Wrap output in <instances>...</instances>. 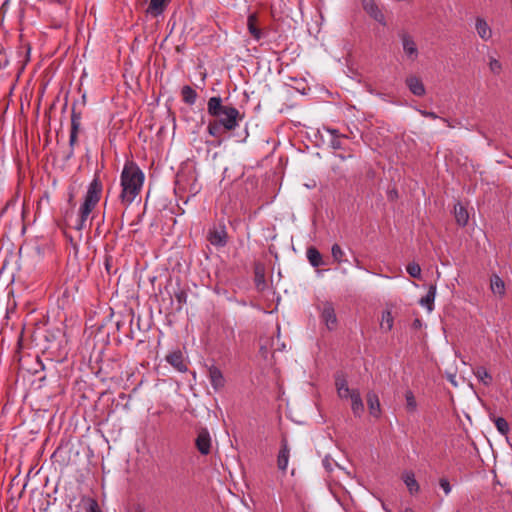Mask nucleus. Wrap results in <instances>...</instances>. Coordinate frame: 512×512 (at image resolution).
<instances>
[{
	"instance_id": "obj_23",
	"label": "nucleus",
	"mask_w": 512,
	"mask_h": 512,
	"mask_svg": "<svg viewBox=\"0 0 512 512\" xmlns=\"http://www.w3.org/2000/svg\"><path fill=\"white\" fill-rule=\"evenodd\" d=\"M490 287L494 294H498L500 297H503L505 294V283L504 281L498 276L493 275L490 280Z\"/></svg>"
},
{
	"instance_id": "obj_27",
	"label": "nucleus",
	"mask_w": 512,
	"mask_h": 512,
	"mask_svg": "<svg viewBox=\"0 0 512 512\" xmlns=\"http://www.w3.org/2000/svg\"><path fill=\"white\" fill-rule=\"evenodd\" d=\"M476 378L484 385L489 386L492 383V376L483 366H479L474 370Z\"/></svg>"
},
{
	"instance_id": "obj_10",
	"label": "nucleus",
	"mask_w": 512,
	"mask_h": 512,
	"mask_svg": "<svg viewBox=\"0 0 512 512\" xmlns=\"http://www.w3.org/2000/svg\"><path fill=\"white\" fill-rule=\"evenodd\" d=\"M403 51L411 59L415 60L418 57V48L412 36L408 33H402L400 35Z\"/></svg>"
},
{
	"instance_id": "obj_13",
	"label": "nucleus",
	"mask_w": 512,
	"mask_h": 512,
	"mask_svg": "<svg viewBox=\"0 0 512 512\" xmlns=\"http://www.w3.org/2000/svg\"><path fill=\"white\" fill-rule=\"evenodd\" d=\"M366 401L370 415L375 418H379L381 415V405L378 395L375 392L370 391L366 395Z\"/></svg>"
},
{
	"instance_id": "obj_31",
	"label": "nucleus",
	"mask_w": 512,
	"mask_h": 512,
	"mask_svg": "<svg viewBox=\"0 0 512 512\" xmlns=\"http://www.w3.org/2000/svg\"><path fill=\"white\" fill-rule=\"evenodd\" d=\"M493 421L495 423V426L500 434L507 435L509 432V424L508 422L502 418V417H494Z\"/></svg>"
},
{
	"instance_id": "obj_42",
	"label": "nucleus",
	"mask_w": 512,
	"mask_h": 512,
	"mask_svg": "<svg viewBox=\"0 0 512 512\" xmlns=\"http://www.w3.org/2000/svg\"><path fill=\"white\" fill-rule=\"evenodd\" d=\"M441 120L447 124L448 127L454 128V125L451 124V122L447 118H441Z\"/></svg>"
},
{
	"instance_id": "obj_30",
	"label": "nucleus",
	"mask_w": 512,
	"mask_h": 512,
	"mask_svg": "<svg viewBox=\"0 0 512 512\" xmlns=\"http://www.w3.org/2000/svg\"><path fill=\"white\" fill-rule=\"evenodd\" d=\"M174 297L177 301L176 311H181L183 306L187 303V292L184 289L178 288L174 292Z\"/></svg>"
},
{
	"instance_id": "obj_26",
	"label": "nucleus",
	"mask_w": 512,
	"mask_h": 512,
	"mask_svg": "<svg viewBox=\"0 0 512 512\" xmlns=\"http://www.w3.org/2000/svg\"><path fill=\"white\" fill-rule=\"evenodd\" d=\"M81 503L86 512H103L96 499L88 496H83L81 498Z\"/></svg>"
},
{
	"instance_id": "obj_33",
	"label": "nucleus",
	"mask_w": 512,
	"mask_h": 512,
	"mask_svg": "<svg viewBox=\"0 0 512 512\" xmlns=\"http://www.w3.org/2000/svg\"><path fill=\"white\" fill-rule=\"evenodd\" d=\"M331 254H332V258L335 262H337L338 264H341L342 262H344V251L342 250V248L340 247V245L338 244H334L331 248Z\"/></svg>"
},
{
	"instance_id": "obj_32",
	"label": "nucleus",
	"mask_w": 512,
	"mask_h": 512,
	"mask_svg": "<svg viewBox=\"0 0 512 512\" xmlns=\"http://www.w3.org/2000/svg\"><path fill=\"white\" fill-rule=\"evenodd\" d=\"M405 399H406V409L409 412H415L417 409V402L414 397V394L411 390L406 391L405 393Z\"/></svg>"
},
{
	"instance_id": "obj_28",
	"label": "nucleus",
	"mask_w": 512,
	"mask_h": 512,
	"mask_svg": "<svg viewBox=\"0 0 512 512\" xmlns=\"http://www.w3.org/2000/svg\"><path fill=\"white\" fill-rule=\"evenodd\" d=\"M393 322H394V319H393L391 311L390 310L383 311L382 317H381V323H380L381 329L384 330L385 332L390 331L393 327Z\"/></svg>"
},
{
	"instance_id": "obj_2",
	"label": "nucleus",
	"mask_w": 512,
	"mask_h": 512,
	"mask_svg": "<svg viewBox=\"0 0 512 512\" xmlns=\"http://www.w3.org/2000/svg\"><path fill=\"white\" fill-rule=\"evenodd\" d=\"M144 173L134 162L124 165L121 173L122 191L119 198L124 206L130 205L141 192L144 183Z\"/></svg>"
},
{
	"instance_id": "obj_4",
	"label": "nucleus",
	"mask_w": 512,
	"mask_h": 512,
	"mask_svg": "<svg viewBox=\"0 0 512 512\" xmlns=\"http://www.w3.org/2000/svg\"><path fill=\"white\" fill-rule=\"evenodd\" d=\"M201 190V186L197 182L195 172L178 173L175 181V191H187L190 196H195Z\"/></svg>"
},
{
	"instance_id": "obj_7",
	"label": "nucleus",
	"mask_w": 512,
	"mask_h": 512,
	"mask_svg": "<svg viewBox=\"0 0 512 512\" xmlns=\"http://www.w3.org/2000/svg\"><path fill=\"white\" fill-rule=\"evenodd\" d=\"M362 7L371 18L383 26L386 25L385 16L374 0H362Z\"/></svg>"
},
{
	"instance_id": "obj_40",
	"label": "nucleus",
	"mask_w": 512,
	"mask_h": 512,
	"mask_svg": "<svg viewBox=\"0 0 512 512\" xmlns=\"http://www.w3.org/2000/svg\"><path fill=\"white\" fill-rule=\"evenodd\" d=\"M418 112L423 117H427V118H430V119H437V118H439V116L435 112H433V111H427V110L418 109Z\"/></svg>"
},
{
	"instance_id": "obj_34",
	"label": "nucleus",
	"mask_w": 512,
	"mask_h": 512,
	"mask_svg": "<svg viewBox=\"0 0 512 512\" xmlns=\"http://www.w3.org/2000/svg\"><path fill=\"white\" fill-rule=\"evenodd\" d=\"M407 273L413 277L419 279L421 276V267L416 262H411L406 267Z\"/></svg>"
},
{
	"instance_id": "obj_24",
	"label": "nucleus",
	"mask_w": 512,
	"mask_h": 512,
	"mask_svg": "<svg viewBox=\"0 0 512 512\" xmlns=\"http://www.w3.org/2000/svg\"><path fill=\"white\" fill-rule=\"evenodd\" d=\"M436 296V285H430L425 297L420 300V304L426 307L429 311L433 310V303Z\"/></svg>"
},
{
	"instance_id": "obj_36",
	"label": "nucleus",
	"mask_w": 512,
	"mask_h": 512,
	"mask_svg": "<svg viewBox=\"0 0 512 512\" xmlns=\"http://www.w3.org/2000/svg\"><path fill=\"white\" fill-rule=\"evenodd\" d=\"M78 142V135H69V153L66 156V160H69L74 155V148Z\"/></svg>"
},
{
	"instance_id": "obj_5",
	"label": "nucleus",
	"mask_w": 512,
	"mask_h": 512,
	"mask_svg": "<svg viewBox=\"0 0 512 512\" xmlns=\"http://www.w3.org/2000/svg\"><path fill=\"white\" fill-rule=\"evenodd\" d=\"M321 321L325 324L328 330L332 331L337 328V316L332 302L324 301L319 307Z\"/></svg>"
},
{
	"instance_id": "obj_18",
	"label": "nucleus",
	"mask_w": 512,
	"mask_h": 512,
	"mask_svg": "<svg viewBox=\"0 0 512 512\" xmlns=\"http://www.w3.org/2000/svg\"><path fill=\"white\" fill-rule=\"evenodd\" d=\"M247 28H248V31L249 33L251 34V36L259 41L262 36H263V32L262 30L257 26V16L256 14H250L247 18Z\"/></svg>"
},
{
	"instance_id": "obj_12",
	"label": "nucleus",
	"mask_w": 512,
	"mask_h": 512,
	"mask_svg": "<svg viewBox=\"0 0 512 512\" xmlns=\"http://www.w3.org/2000/svg\"><path fill=\"white\" fill-rule=\"evenodd\" d=\"M166 361L179 372H186L187 365L180 350L173 351L166 356Z\"/></svg>"
},
{
	"instance_id": "obj_21",
	"label": "nucleus",
	"mask_w": 512,
	"mask_h": 512,
	"mask_svg": "<svg viewBox=\"0 0 512 512\" xmlns=\"http://www.w3.org/2000/svg\"><path fill=\"white\" fill-rule=\"evenodd\" d=\"M455 219L458 225L466 226L469 220V214L467 209L461 204H457L454 207Z\"/></svg>"
},
{
	"instance_id": "obj_41",
	"label": "nucleus",
	"mask_w": 512,
	"mask_h": 512,
	"mask_svg": "<svg viewBox=\"0 0 512 512\" xmlns=\"http://www.w3.org/2000/svg\"><path fill=\"white\" fill-rule=\"evenodd\" d=\"M112 261H113L112 256H110V255L105 256L104 266H105V269L108 274H110L111 270H112Z\"/></svg>"
},
{
	"instance_id": "obj_16",
	"label": "nucleus",
	"mask_w": 512,
	"mask_h": 512,
	"mask_svg": "<svg viewBox=\"0 0 512 512\" xmlns=\"http://www.w3.org/2000/svg\"><path fill=\"white\" fill-rule=\"evenodd\" d=\"M475 29L482 40L488 41L489 39H491L492 29L485 19L477 17L475 21Z\"/></svg>"
},
{
	"instance_id": "obj_6",
	"label": "nucleus",
	"mask_w": 512,
	"mask_h": 512,
	"mask_svg": "<svg viewBox=\"0 0 512 512\" xmlns=\"http://www.w3.org/2000/svg\"><path fill=\"white\" fill-rule=\"evenodd\" d=\"M195 446L201 455H208L211 451V436L206 428L197 431Z\"/></svg>"
},
{
	"instance_id": "obj_17",
	"label": "nucleus",
	"mask_w": 512,
	"mask_h": 512,
	"mask_svg": "<svg viewBox=\"0 0 512 512\" xmlns=\"http://www.w3.org/2000/svg\"><path fill=\"white\" fill-rule=\"evenodd\" d=\"M348 398L351 399V409L355 417H361L364 412V404L358 390H353V393Z\"/></svg>"
},
{
	"instance_id": "obj_14",
	"label": "nucleus",
	"mask_w": 512,
	"mask_h": 512,
	"mask_svg": "<svg viewBox=\"0 0 512 512\" xmlns=\"http://www.w3.org/2000/svg\"><path fill=\"white\" fill-rule=\"evenodd\" d=\"M208 241L218 247H223L227 243V233L224 228L214 229L209 232Z\"/></svg>"
},
{
	"instance_id": "obj_44",
	"label": "nucleus",
	"mask_w": 512,
	"mask_h": 512,
	"mask_svg": "<svg viewBox=\"0 0 512 512\" xmlns=\"http://www.w3.org/2000/svg\"><path fill=\"white\" fill-rule=\"evenodd\" d=\"M418 323H419V319H416L415 325H418Z\"/></svg>"
},
{
	"instance_id": "obj_39",
	"label": "nucleus",
	"mask_w": 512,
	"mask_h": 512,
	"mask_svg": "<svg viewBox=\"0 0 512 512\" xmlns=\"http://www.w3.org/2000/svg\"><path fill=\"white\" fill-rule=\"evenodd\" d=\"M439 485L443 489L446 495H448L451 492V485L449 481L446 478H441L439 480Z\"/></svg>"
},
{
	"instance_id": "obj_15",
	"label": "nucleus",
	"mask_w": 512,
	"mask_h": 512,
	"mask_svg": "<svg viewBox=\"0 0 512 512\" xmlns=\"http://www.w3.org/2000/svg\"><path fill=\"white\" fill-rule=\"evenodd\" d=\"M289 454H290V451H289L287 440L283 439L281 441V448H280L278 458H277V466H278L279 470H281L283 472L286 471V469H287L288 461H289Z\"/></svg>"
},
{
	"instance_id": "obj_9",
	"label": "nucleus",
	"mask_w": 512,
	"mask_h": 512,
	"mask_svg": "<svg viewBox=\"0 0 512 512\" xmlns=\"http://www.w3.org/2000/svg\"><path fill=\"white\" fill-rule=\"evenodd\" d=\"M208 377L211 383V386L215 391H219L224 388L226 380L223 376L222 371L215 365H212L208 368Z\"/></svg>"
},
{
	"instance_id": "obj_22",
	"label": "nucleus",
	"mask_w": 512,
	"mask_h": 512,
	"mask_svg": "<svg viewBox=\"0 0 512 512\" xmlns=\"http://www.w3.org/2000/svg\"><path fill=\"white\" fill-rule=\"evenodd\" d=\"M335 384H336L338 396L340 398L347 399L353 393L354 389L351 390L348 387V383L344 378H337Z\"/></svg>"
},
{
	"instance_id": "obj_11",
	"label": "nucleus",
	"mask_w": 512,
	"mask_h": 512,
	"mask_svg": "<svg viewBox=\"0 0 512 512\" xmlns=\"http://www.w3.org/2000/svg\"><path fill=\"white\" fill-rule=\"evenodd\" d=\"M172 0H150L145 10L146 15L156 18L164 13Z\"/></svg>"
},
{
	"instance_id": "obj_19",
	"label": "nucleus",
	"mask_w": 512,
	"mask_h": 512,
	"mask_svg": "<svg viewBox=\"0 0 512 512\" xmlns=\"http://www.w3.org/2000/svg\"><path fill=\"white\" fill-rule=\"evenodd\" d=\"M181 97L184 103L192 106L195 104L198 94L191 86L184 85L181 88Z\"/></svg>"
},
{
	"instance_id": "obj_3",
	"label": "nucleus",
	"mask_w": 512,
	"mask_h": 512,
	"mask_svg": "<svg viewBox=\"0 0 512 512\" xmlns=\"http://www.w3.org/2000/svg\"><path fill=\"white\" fill-rule=\"evenodd\" d=\"M103 185L100 180L99 173L96 172L93 180L90 182L87 192L84 197V201L79 208L78 217L72 227L75 230L81 231L86 227V222L99 203L102 195Z\"/></svg>"
},
{
	"instance_id": "obj_35",
	"label": "nucleus",
	"mask_w": 512,
	"mask_h": 512,
	"mask_svg": "<svg viewBox=\"0 0 512 512\" xmlns=\"http://www.w3.org/2000/svg\"><path fill=\"white\" fill-rule=\"evenodd\" d=\"M489 68L493 74L498 75L502 71V64L500 63L499 60L491 57L489 60Z\"/></svg>"
},
{
	"instance_id": "obj_8",
	"label": "nucleus",
	"mask_w": 512,
	"mask_h": 512,
	"mask_svg": "<svg viewBox=\"0 0 512 512\" xmlns=\"http://www.w3.org/2000/svg\"><path fill=\"white\" fill-rule=\"evenodd\" d=\"M405 84L409 91L415 96L422 97L426 94V89L423 84V81L421 80L420 77L416 75L407 76L405 79Z\"/></svg>"
},
{
	"instance_id": "obj_43",
	"label": "nucleus",
	"mask_w": 512,
	"mask_h": 512,
	"mask_svg": "<svg viewBox=\"0 0 512 512\" xmlns=\"http://www.w3.org/2000/svg\"><path fill=\"white\" fill-rule=\"evenodd\" d=\"M418 323H419V319H416L415 325H418Z\"/></svg>"
},
{
	"instance_id": "obj_20",
	"label": "nucleus",
	"mask_w": 512,
	"mask_h": 512,
	"mask_svg": "<svg viewBox=\"0 0 512 512\" xmlns=\"http://www.w3.org/2000/svg\"><path fill=\"white\" fill-rule=\"evenodd\" d=\"M81 120H82L81 112L77 111L75 105H73L72 111H71L70 134L78 135V133L81 129Z\"/></svg>"
},
{
	"instance_id": "obj_1",
	"label": "nucleus",
	"mask_w": 512,
	"mask_h": 512,
	"mask_svg": "<svg viewBox=\"0 0 512 512\" xmlns=\"http://www.w3.org/2000/svg\"><path fill=\"white\" fill-rule=\"evenodd\" d=\"M207 112L214 118L207 126L209 135L213 137H220L223 132L235 130L242 118L238 109L223 105L222 98L219 96L209 98Z\"/></svg>"
},
{
	"instance_id": "obj_38",
	"label": "nucleus",
	"mask_w": 512,
	"mask_h": 512,
	"mask_svg": "<svg viewBox=\"0 0 512 512\" xmlns=\"http://www.w3.org/2000/svg\"><path fill=\"white\" fill-rule=\"evenodd\" d=\"M255 284H256V287L258 290L264 289V287L266 285L264 274H261L258 271H256Z\"/></svg>"
},
{
	"instance_id": "obj_29",
	"label": "nucleus",
	"mask_w": 512,
	"mask_h": 512,
	"mask_svg": "<svg viewBox=\"0 0 512 512\" xmlns=\"http://www.w3.org/2000/svg\"><path fill=\"white\" fill-rule=\"evenodd\" d=\"M403 480L411 494H415L419 491L420 487L413 473H406Z\"/></svg>"
},
{
	"instance_id": "obj_25",
	"label": "nucleus",
	"mask_w": 512,
	"mask_h": 512,
	"mask_svg": "<svg viewBox=\"0 0 512 512\" xmlns=\"http://www.w3.org/2000/svg\"><path fill=\"white\" fill-rule=\"evenodd\" d=\"M306 255L313 267H319L323 264L322 255L315 247H309Z\"/></svg>"
},
{
	"instance_id": "obj_37",
	"label": "nucleus",
	"mask_w": 512,
	"mask_h": 512,
	"mask_svg": "<svg viewBox=\"0 0 512 512\" xmlns=\"http://www.w3.org/2000/svg\"><path fill=\"white\" fill-rule=\"evenodd\" d=\"M329 132L334 136L333 139L331 140L332 148L341 149L342 143H341L340 136L338 135L337 130L332 129V130H329Z\"/></svg>"
}]
</instances>
